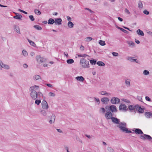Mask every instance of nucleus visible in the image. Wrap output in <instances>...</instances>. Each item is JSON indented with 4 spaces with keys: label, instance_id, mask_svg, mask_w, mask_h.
I'll return each mask as SVG.
<instances>
[{
    "label": "nucleus",
    "instance_id": "nucleus-1",
    "mask_svg": "<svg viewBox=\"0 0 152 152\" xmlns=\"http://www.w3.org/2000/svg\"><path fill=\"white\" fill-rule=\"evenodd\" d=\"M133 131H134L136 134H143L142 135H141L140 137V138L142 140L147 139L149 140H152V137L151 136L148 135L144 134L142 130L140 129H135V130H133Z\"/></svg>",
    "mask_w": 152,
    "mask_h": 152
},
{
    "label": "nucleus",
    "instance_id": "nucleus-2",
    "mask_svg": "<svg viewBox=\"0 0 152 152\" xmlns=\"http://www.w3.org/2000/svg\"><path fill=\"white\" fill-rule=\"evenodd\" d=\"M39 88V86L36 85L31 86L29 90L31 91L30 96L33 99L36 100L37 98V92L36 90Z\"/></svg>",
    "mask_w": 152,
    "mask_h": 152
},
{
    "label": "nucleus",
    "instance_id": "nucleus-3",
    "mask_svg": "<svg viewBox=\"0 0 152 152\" xmlns=\"http://www.w3.org/2000/svg\"><path fill=\"white\" fill-rule=\"evenodd\" d=\"M116 126L123 132H125L128 133H130L132 132L131 131L128 130L127 128L126 127V123L124 122H120L119 124L117 125Z\"/></svg>",
    "mask_w": 152,
    "mask_h": 152
},
{
    "label": "nucleus",
    "instance_id": "nucleus-4",
    "mask_svg": "<svg viewBox=\"0 0 152 152\" xmlns=\"http://www.w3.org/2000/svg\"><path fill=\"white\" fill-rule=\"evenodd\" d=\"M80 64L81 66L83 68H87L90 67L89 61L84 58L80 59Z\"/></svg>",
    "mask_w": 152,
    "mask_h": 152
},
{
    "label": "nucleus",
    "instance_id": "nucleus-5",
    "mask_svg": "<svg viewBox=\"0 0 152 152\" xmlns=\"http://www.w3.org/2000/svg\"><path fill=\"white\" fill-rule=\"evenodd\" d=\"M120 99L118 97H113L111 98L110 102L113 104H116L119 103Z\"/></svg>",
    "mask_w": 152,
    "mask_h": 152
},
{
    "label": "nucleus",
    "instance_id": "nucleus-6",
    "mask_svg": "<svg viewBox=\"0 0 152 152\" xmlns=\"http://www.w3.org/2000/svg\"><path fill=\"white\" fill-rule=\"evenodd\" d=\"M36 59L37 62L39 63H42L46 61V59L45 58L41 57L40 55L37 56Z\"/></svg>",
    "mask_w": 152,
    "mask_h": 152
},
{
    "label": "nucleus",
    "instance_id": "nucleus-7",
    "mask_svg": "<svg viewBox=\"0 0 152 152\" xmlns=\"http://www.w3.org/2000/svg\"><path fill=\"white\" fill-rule=\"evenodd\" d=\"M113 114L110 111H108L105 114V117L107 120L112 119L113 117Z\"/></svg>",
    "mask_w": 152,
    "mask_h": 152
},
{
    "label": "nucleus",
    "instance_id": "nucleus-8",
    "mask_svg": "<svg viewBox=\"0 0 152 152\" xmlns=\"http://www.w3.org/2000/svg\"><path fill=\"white\" fill-rule=\"evenodd\" d=\"M42 108L44 109H47L48 108V106L47 102L45 100H43L41 103Z\"/></svg>",
    "mask_w": 152,
    "mask_h": 152
},
{
    "label": "nucleus",
    "instance_id": "nucleus-9",
    "mask_svg": "<svg viewBox=\"0 0 152 152\" xmlns=\"http://www.w3.org/2000/svg\"><path fill=\"white\" fill-rule=\"evenodd\" d=\"M134 57L128 56L126 58V59L131 62H135L137 63H138L139 61L137 59H134Z\"/></svg>",
    "mask_w": 152,
    "mask_h": 152
},
{
    "label": "nucleus",
    "instance_id": "nucleus-10",
    "mask_svg": "<svg viewBox=\"0 0 152 152\" xmlns=\"http://www.w3.org/2000/svg\"><path fill=\"white\" fill-rule=\"evenodd\" d=\"M119 108L120 111L123 112H125L128 110L126 106L124 104H121L119 106Z\"/></svg>",
    "mask_w": 152,
    "mask_h": 152
},
{
    "label": "nucleus",
    "instance_id": "nucleus-11",
    "mask_svg": "<svg viewBox=\"0 0 152 152\" xmlns=\"http://www.w3.org/2000/svg\"><path fill=\"white\" fill-rule=\"evenodd\" d=\"M109 110L111 112H112V113L116 112L117 111L116 107L114 105L110 106H109Z\"/></svg>",
    "mask_w": 152,
    "mask_h": 152
},
{
    "label": "nucleus",
    "instance_id": "nucleus-12",
    "mask_svg": "<svg viewBox=\"0 0 152 152\" xmlns=\"http://www.w3.org/2000/svg\"><path fill=\"white\" fill-rule=\"evenodd\" d=\"M99 94L103 95H106L107 96H111V94L110 93H108L106 91H103L99 92Z\"/></svg>",
    "mask_w": 152,
    "mask_h": 152
},
{
    "label": "nucleus",
    "instance_id": "nucleus-13",
    "mask_svg": "<svg viewBox=\"0 0 152 152\" xmlns=\"http://www.w3.org/2000/svg\"><path fill=\"white\" fill-rule=\"evenodd\" d=\"M56 116L54 114H53L51 116L50 120L49 121V123L51 124L54 123L55 121Z\"/></svg>",
    "mask_w": 152,
    "mask_h": 152
},
{
    "label": "nucleus",
    "instance_id": "nucleus-14",
    "mask_svg": "<svg viewBox=\"0 0 152 152\" xmlns=\"http://www.w3.org/2000/svg\"><path fill=\"white\" fill-rule=\"evenodd\" d=\"M55 24L56 25H60L61 24L62 20L61 18H57L55 19Z\"/></svg>",
    "mask_w": 152,
    "mask_h": 152
},
{
    "label": "nucleus",
    "instance_id": "nucleus-15",
    "mask_svg": "<svg viewBox=\"0 0 152 152\" xmlns=\"http://www.w3.org/2000/svg\"><path fill=\"white\" fill-rule=\"evenodd\" d=\"M101 100L104 104H107L109 101V99L107 97H104L102 98Z\"/></svg>",
    "mask_w": 152,
    "mask_h": 152
},
{
    "label": "nucleus",
    "instance_id": "nucleus-16",
    "mask_svg": "<svg viewBox=\"0 0 152 152\" xmlns=\"http://www.w3.org/2000/svg\"><path fill=\"white\" fill-rule=\"evenodd\" d=\"M111 120L113 123L117 124H118L120 122L119 119L114 117L112 118Z\"/></svg>",
    "mask_w": 152,
    "mask_h": 152
},
{
    "label": "nucleus",
    "instance_id": "nucleus-17",
    "mask_svg": "<svg viewBox=\"0 0 152 152\" xmlns=\"http://www.w3.org/2000/svg\"><path fill=\"white\" fill-rule=\"evenodd\" d=\"M126 42L129 45V47L133 48L134 47L135 45V43L131 41H127Z\"/></svg>",
    "mask_w": 152,
    "mask_h": 152
},
{
    "label": "nucleus",
    "instance_id": "nucleus-18",
    "mask_svg": "<svg viewBox=\"0 0 152 152\" xmlns=\"http://www.w3.org/2000/svg\"><path fill=\"white\" fill-rule=\"evenodd\" d=\"M14 30L16 31L17 33L20 34V29L19 27L16 25H15L14 26Z\"/></svg>",
    "mask_w": 152,
    "mask_h": 152
},
{
    "label": "nucleus",
    "instance_id": "nucleus-19",
    "mask_svg": "<svg viewBox=\"0 0 152 152\" xmlns=\"http://www.w3.org/2000/svg\"><path fill=\"white\" fill-rule=\"evenodd\" d=\"M131 80L129 79H126L125 80V83L127 87H129L130 86Z\"/></svg>",
    "mask_w": 152,
    "mask_h": 152
},
{
    "label": "nucleus",
    "instance_id": "nucleus-20",
    "mask_svg": "<svg viewBox=\"0 0 152 152\" xmlns=\"http://www.w3.org/2000/svg\"><path fill=\"white\" fill-rule=\"evenodd\" d=\"M137 105H129L128 107L129 109L130 110H136Z\"/></svg>",
    "mask_w": 152,
    "mask_h": 152
},
{
    "label": "nucleus",
    "instance_id": "nucleus-21",
    "mask_svg": "<svg viewBox=\"0 0 152 152\" xmlns=\"http://www.w3.org/2000/svg\"><path fill=\"white\" fill-rule=\"evenodd\" d=\"M75 79L81 82H83L85 80L84 78L82 76L77 77H75Z\"/></svg>",
    "mask_w": 152,
    "mask_h": 152
},
{
    "label": "nucleus",
    "instance_id": "nucleus-22",
    "mask_svg": "<svg viewBox=\"0 0 152 152\" xmlns=\"http://www.w3.org/2000/svg\"><path fill=\"white\" fill-rule=\"evenodd\" d=\"M33 79L34 80L36 81L38 80H41L42 78L41 77L38 75H35L33 77Z\"/></svg>",
    "mask_w": 152,
    "mask_h": 152
},
{
    "label": "nucleus",
    "instance_id": "nucleus-23",
    "mask_svg": "<svg viewBox=\"0 0 152 152\" xmlns=\"http://www.w3.org/2000/svg\"><path fill=\"white\" fill-rule=\"evenodd\" d=\"M151 113L150 112H146L145 113V117L148 118H150L151 117Z\"/></svg>",
    "mask_w": 152,
    "mask_h": 152
},
{
    "label": "nucleus",
    "instance_id": "nucleus-24",
    "mask_svg": "<svg viewBox=\"0 0 152 152\" xmlns=\"http://www.w3.org/2000/svg\"><path fill=\"white\" fill-rule=\"evenodd\" d=\"M137 110H138L139 113H142L144 112L143 109L141 107L139 106L138 105L136 109Z\"/></svg>",
    "mask_w": 152,
    "mask_h": 152
},
{
    "label": "nucleus",
    "instance_id": "nucleus-25",
    "mask_svg": "<svg viewBox=\"0 0 152 152\" xmlns=\"http://www.w3.org/2000/svg\"><path fill=\"white\" fill-rule=\"evenodd\" d=\"M48 23L49 24H53L55 23V20L52 18H50L48 20Z\"/></svg>",
    "mask_w": 152,
    "mask_h": 152
},
{
    "label": "nucleus",
    "instance_id": "nucleus-26",
    "mask_svg": "<svg viewBox=\"0 0 152 152\" xmlns=\"http://www.w3.org/2000/svg\"><path fill=\"white\" fill-rule=\"evenodd\" d=\"M137 34L141 36H143L144 35V34L143 32L140 29H138L137 31Z\"/></svg>",
    "mask_w": 152,
    "mask_h": 152
},
{
    "label": "nucleus",
    "instance_id": "nucleus-27",
    "mask_svg": "<svg viewBox=\"0 0 152 152\" xmlns=\"http://www.w3.org/2000/svg\"><path fill=\"white\" fill-rule=\"evenodd\" d=\"M67 26L69 28H72L74 27V24L72 22L69 21L67 23Z\"/></svg>",
    "mask_w": 152,
    "mask_h": 152
},
{
    "label": "nucleus",
    "instance_id": "nucleus-28",
    "mask_svg": "<svg viewBox=\"0 0 152 152\" xmlns=\"http://www.w3.org/2000/svg\"><path fill=\"white\" fill-rule=\"evenodd\" d=\"M22 17V15H16L15 16H14L13 18L15 19L20 20L21 19V18Z\"/></svg>",
    "mask_w": 152,
    "mask_h": 152
},
{
    "label": "nucleus",
    "instance_id": "nucleus-29",
    "mask_svg": "<svg viewBox=\"0 0 152 152\" xmlns=\"http://www.w3.org/2000/svg\"><path fill=\"white\" fill-rule=\"evenodd\" d=\"M138 7L140 9H142L143 8V4L141 1L140 0L138 2Z\"/></svg>",
    "mask_w": 152,
    "mask_h": 152
},
{
    "label": "nucleus",
    "instance_id": "nucleus-30",
    "mask_svg": "<svg viewBox=\"0 0 152 152\" xmlns=\"http://www.w3.org/2000/svg\"><path fill=\"white\" fill-rule=\"evenodd\" d=\"M27 40L31 45L34 47L36 46V45L34 42H33L32 41H31L29 39H27Z\"/></svg>",
    "mask_w": 152,
    "mask_h": 152
},
{
    "label": "nucleus",
    "instance_id": "nucleus-31",
    "mask_svg": "<svg viewBox=\"0 0 152 152\" xmlns=\"http://www.w3.org/2000/svg\"><path fill=\"white\" fill-rule=\"evenodd\" d=\"M40 113L43 116H45L47 115V113L44 110H42L40 111Z\"/></svg>",
    "mask_w": 152,
    "mask_h": 152
},
{
    "label": "nucleus",
    "instance_id": "nucleus-32",
    "mask_svg": "<svg viewBox=\"0 0 152 152\" xmlns=\"http://www.w3.org/2000/svg\"><path fill=\"white\" fill-rule=\"evenodd\" d=\"M1 65V67H2V69L3 68H4L7 69H9L10 68V66L7 65L3 63V64H2Z\"/></svg>",
    "mask_w": 152,
    "mask_h": 152
},
{
    "label": "nucleus",
    "instance_id": "nucleus-33",
    "mask_svg": "<svg viewBox=\"0 0 152 152\" xmlns=\"http://www.w3.org/2000/svg\"><path fill=\"white\" fill-rule=\"evenodd\" d=\"M22 54L25 57H27L28 55V53L27 51L25 50H23L22 51Z\"/></svg>",
    "mask_w": 152,
    "mask_h": 152
},
{
    "label": "nucleus",
    "instance_id": "nucleus-34",
    "mask_svg": "<svg viewBox=\"0 0 152 152\" xmlns=\"http://www.w3.org/2000/svg\"><path fill=\"white\" fill-rule=\"evenodd\" d=\"M94 101H95L97 105H99L100 103L99 99V98L96 97H94Z\"/></svg>",
    "mask_w": 152,
    "mask_h": 152
},
{
    "label": "nucleus",
    "instance_id": "nucleus-35",
    "mask_svg": "<svg viewBox=\"0 0 152 152\" xmlns=\"http://www.w3.org/2000/svg\"><path fill=\"white\" fill-rule=\"evenodd\" d=\"M93 39V38L91 37H88L84 39V40L86 42H89Z\"/></svg>",
    "mask_w": 152,
    "mask_h": 152
},
{
    "label": "nucleus",
    "instance_id": "nucleus-36",
    "mask_svg": "<svg viewBox=\"0 0 152 152\" xmlns=\"http://www.w3.org/2000/svg\"><path fill=\"white\" fill-rule=\"evenodd\" d=\"M97 64L99 66H104L105 65V64L101 61H99L97 62Z\"/></svg>",
    "mask_w": 152,
    "mask_h": 152
},
{
    "label": "nucleus",
    "instance_id": "nucleus-37",
    "mask_svg": "<svg viewBox=\"0 0 152 152\" xmlns=\"http://www.w3.org/2000/svg\"><path fill=\"white\" fill-rule=\"evenodd\" d=\"M67 63L69 64H72L74 62V61L73 59H70L66 61Z\"/></svg>",
    "mask_w": 152,
    "mask_h": 152
},
{
    "label": "nucleus",
    "instance_id": "nucleus-38",
    "mask_svg": "<svg viewBox=\"0 0 152 152\" xmlns=\"http://www.w3.org/2000/svg\"><path fill=\"white\" fill-rule=\"evenodd\" d=\"M34 11L35 13L37 15H40L41 14L40 11L37 9H35Z\"/></svg>",
    "mask_w": 152,
    "mask_h": 152
},
{
    "label": "nucleus",
    "instance_id": "nucleus-39",
    "mask_svg": "<svg viewBox=\"0 0 152 152\" xmlns=\"http://www.w3.org/2000/svg\"><path fill=\"white\" fill-rule=\"evenodd\" d=\"M34 28L38 30H41L42 29L41 27L37 25H34Z\"/></svg>",
    "mask_w": 152,
    "mask_h": 152
},
{
    "label": "nucleus",
    "instance_id": "nucleus-40",
    "mask_svg": "<svg viewBox=\"0 0 152 152\" xmlns=\"http://www.w3.org/2000/svg\"><path fill=\"white\" fill-rule=\"evenodd\" d=\"M118 29H120L122 31L124 32L125 33H127V34H128L129 33V32L127 31L126 30L124 29H123V28H120V27H118Z\"/></svg>",
    "mask_w": 152,
    "mask_h": 152
},
{
    "label": "nucleus",
    "instance_id": "nucleus-41",
    "mask_svg": "<svg viewBox=\"0 0 152 152\" xmlns=\"http://www.w3.org/2000/svg\"><path fill=\"white\" fill-rule=\"evenodd\" d=\"M90 63L92 65H95V64L96 63V60L93 59L92 60H91L90 61Z\"/></svg>",
    "mask_w": 152,
    "mask_h": 152
},
{
    "label": "nucleus",
    "instance_id": "nucleus-42",
    "mask_svg": "<svg viewBox=\"0 0 152 152\" xmlns=\"http://www.w3.org/2000/svg\"><path fill=\"white\" fill-rule=\"evenodd\" d=\"M99 43L102 46H104L106 44L105 42L102 40H100L99 41Z\"/></svg>",
    "mask_w": 152,
    "mask_h": 152
},
{
    "label": "nucleus",
    "instance_id": "nucleus-43",
    "mask_svg": "<svg viewBox=\"0 0 152 152\" xmlns=\"http://www.w3.org/2000/svg\"><path fill=\"white\" fill-rule=\"evenodd\" d=\"M105 112V109L103 107H101L99 109V112L103 114Z\"/></svg>",
    "mask_w": 152,
    "mask_h": 152
},
{
    "label": "nucleus",
    "instance_id": "nucleus-44",
    "mask_svg": "<svg viewBox=\"0 0 152 152\" xmlns=\"http://www.w3.org/2000/svg\"><path fill=\"white\" fill-rule=\"evenodd\" d=\"M35 104L37 105H39L41 102L40 100L36 99L35 101Z\"/></svg>",
    "mask_w": 152,
    "mask_h": 152
},
{
    "label": "nucleus",
    "instance_id": "nucleus-45",
    "mask_svg": "<svg viewBox=\"0 0 152 152\" xmlns=\"http://www.w3.org/2000/svg\"><path fill=\"white\" fill-rule=\"evenodd\" d=\"M143 73L144 75H148L149 74V72L148 70H145L143 71Z\"/></svg>",
    "mask_w": 152,
    "mask_h": 152
},
{
    "label": "nucleus",
    "instance_id": "nucleus-46",
    "mask_svg": "<svg viewBox=\"0 0 152 152\" xmlns=\"http://www.w3.org/2000/svg\"><path fill=\"white\" fill-rule=\"evenodd\" d=\"M107 149L109 152H114L113 149L110 147H108Z\"/></svg>",
    "mask_w": 152,
    "mask_h": 152
},
{
    "label": "nucleus",
    "instance_id": "nucleus-47",
    "mask_svg": "<svg viewBox=\"0 0 152 152\" xmlns=\"http://www.w3.org/2000/svg\"><path fill=\"white\" fill-rule=\"evenodd\" d=\"M48 96H49L54 97L56 96V94L52 92H50L48 93Z\"/></svg>",
    "mask_w": 152,
    "mask_h": 152
},
{
    "label": "nucleus",
    "instance_id": "nucleus-48",
    "mask_svg": "<svg viewBox=\"0 0 152 152\" xmlns=\"http://www.w3.org/2000/svg\"><path fill=\"white\" fill-rule=\"evenodd\" d=\"M37 97L38 96H42L43 97V95L40 92H38L37 93Z\"/></svg>",
    "mask_w": 152,
    "mask_h": 152
},
{
    "label": "nucleus",
    "instance_id": "nucleus-49",
    "mask_svg": "<svg viewBox=\"0 0 152 152\" xmlns=\"http://www.w3.org/2000/svg\"><path fill=\"white\" fill-rule=\"evenodd\" d=\"M143 12L144 14L147 15H148L149 14V12L146 10H144Z\"/></svg>",
    "mask_w": 152,
    "mask_h": 152
},
{
    "label": "nucleus",
    "instance_id": "nucleus-50",
    "mask_svg": "<svg viewBox=\"0 0 152 152\" xmlns=\"http://www.w3.org/2000/svg\"><path fill=\"white\" fill-rule=\"evenodd\" d=\"M145 100L148 101L152 102V100L151 101V99L150 98L147 96H146L145 97Z\"/></svg>",
    "mask_w": 152,
    "mask_h": 152
},
{
    "label": "nucleus",
    "instance_id": "nucleus-51",
    "mask_svg": "<svg viewBox=\"0 0 152 152\" xmlns=\"http://www.w3.org/2000/svg\"><path fill=\"white\" fill-rule=\"evenodd\" d=\"M112 54L114 56L116 57L118 56V53L116 52H113L112 53Z\"/></svg>",
    "mask_w": 152,
    "mask_h": 152
},
{
    "label": "nucleus",
    "instance_id": "nucleus-52",
    "mask_svg": "<svg viewBox=\"0 0 152 152\" xmlns=\"http://www.w3.org/2000/svg\"><path fill=\"white\" fill-rule=\"evenodd\" d=\"M29 18L31 21H34V18L33 15H29Z\"/></svg>",
    "mask_w": 152,
    "mask_h": 152
},
{
    "label": "nucleus",
    "instance_id": "nucleus-53",
    "mask_svg": "<svg viewBox=\"0 0 152 152\" xmlns=\"http://www.w3.org/2000/svg\"><path fill=\"white\" fill-rule=\"evenodd\" d=\"M18 11L20 12H21L26 14H27V12L25 11H23V10H20V9H18Z\"/></svg>",
    "mask_w": 152,
    "mask_h": 152
},
{
    "label": "nucleus",
    "instance_id": "nucleus-54",
    "mask_svg": "<svg viewBox=\"0 0 152 152\" xmlns=\"http://www.w3.org/2000/svg\"><path fill=\"white\" fill-rule=\"evenodd\" d=\"M124 11L126 13H127V14H130V12L127 8L125 9Z\"/></svg>",
    "mask_w": 152,
    "mask_h": 152
},
{
    "label": "nucleus",
    "instance_id": "nucleus-55",
    "mask_svg": "<svg viewBox=\"0 0 152 152\" xmlns=\"http://www.w3.org/2000/svg\"><path fill=\"white\" fill-rule=\"evenodd\" d=\"M85 9L86 10H88V11H89L91 13L94 12L93 11L91 10V9H89V8H85Z\"/></svg>",
    "mask_w": 152,
    "mask_h": 152
},
{
    "label": "nucleus",
    "instance_id": "nucleus-56",
    "mask_svg": "<svg viewBox=\"0 0 152 152\" xmlns=\"http://www.w3.org/2000/svg\"><path fill=\"white\" fill-rule=\"evenodd\" d=\"M122 100L126 103H129V100L126 99H122Z\"/></svg>",
    "mask_w": 152,
    "mask_h": 152
},
{
    "label": "nucleus",
    "instance_id": "nucleus-57",
    "mask_svg": "<svg viewBox=\"0 0 152 152\" xmlns=\"http://www.w3.org/2000/svg\"><path fill=\"white\" fill-rule=\"evenodd\" d=\"M23 68L25 69L27 68L28 67V65L26 64H23Z\"/></svg>",
    "mask_w": 152,
    "mask_h": 152
},
{
    "label": "nucleus",
    "instance_id": "nucleus-58",
    "mask_svg": "<svg viewBox=\"0 0 152 152\" xmlns=\"http://www.w3.org/2000/svg\"><path fill=\"white\" fill-rule=\"evenodd\" d=\"M66 18L67 20L68 21H71L72 20L71 18L69 16H67Z\"/></svg>",
    "mask_w": 152,
    "mask_h": 152
},
{
    "label": "nucleus",
    "instance_id": "nucleus-59",
    "mask_svg": "<svg viewBox=\"0 0 152 152\" xmlns=\"http://www.w3.org/2000/svg\"><path fill=\"white\" fill-rule=\"evenodd\" d=\"M80 49L81 50L83 51L84 49V47L83 45H81L80 47Z\"/></svg>",
    "mask_w": 152,
    "mask_h": 152
},
{
    "label": "nucleus",
    "instance_id": "nucleus-60",
    "mask_svg": "<svg viewBox=\"0 0 152 152\" xmlns=\"http://www.w3.org/2000/svg\"><path fill=\"white\" fill-rule=\"evenodd\" d=\"M56 130L57 131V132L59 133H62V132H63L60 129H56Z\"/></svg>",
    "mask_w": 152,
    "mask_h": 152
},
{
    "label": "nucleus",
    "instance_id": "nucleus-61",
    "mask_svg": "<svg viewBox=\"0 0 152 152\" xmlns=\"http://www.w3.org/2000/svg\"><path fill=\"white\" fill-rule=\"evenodd\" d=\"M46 85L48 86V87L50 88H52V86L51 84H50L47 83L46 84Z\"/></svg>",
    "mask_w": 152,
    "mask_h": 152
},
{
    "label": "nucleus",
    "instance_id": "nucleus-62",
    "mask_svg": "<svg viewBox=\"0 0 152 152\" xmlns=\"http://www.w3.org/2000/svg\"><path fill=\"white\" fill-rule=\"evenodd\" d=\"M2 64H3V63L1 61H0V69L1 70L2 69V67H1Z\"/></svg>",
    "mask_w": 152,
    "mask_h": 152
},
{
    "label": "nucleus",
    "instance_id": "nucleus-63",
    "mask_svg": "<svg viewBox=\"0 0 152 152\" xmlns=\"http://www.w3.org/2000/svg\"><path fill=\"white\" fill-rule=\"evenodd\" d=\"M118 20L121 21V22H122L123 21V19L122 18H121L120 17H118Z\"/></svg>",
    "mask_w": 152,
    "mask_h": 152
},
{
    "label": "nucleus",
    "instance_id": "nucleus-64",
    "mask_svg": "<svg viewBox=\"0 0 152 152\" xmlns=\"http://www.w3.org/2000/svg\"><path fill=\"white\" fill-rule=\"evenodd\" d=\"M147 33L148 34L152 36V32L151 31H149L147 32Z\"/></svg>",
    "mask_w": 152,
    "mask_h": 152
}]
</instances>
